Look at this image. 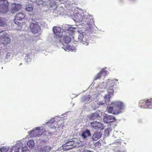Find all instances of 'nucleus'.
<instances>
[{
	"instance_id": "1",
	"label": "nucleus",
	"mask_w": 152,
	"mask_h": 152,
	"mask_svg": "<svg viewBox=\"0 0 152 152\" xmlns=\"http://www.w3.org/2000/svg\"><path fill=\"white\" fill-rule=\"evenodd\" d=\"M152 106V98L148 99L140 100L139 102L138 106L142 108H149Z\"/></svg>"
},
{
	"instance_id": "2",
	"label": "nucleus",
	"mask_w": 152,
	"mask_h": 152,
	"mask_svg": "<svg viewBox=\"0 0 152 152\" xmlns=\"http://www.w3.org/2000/svg\"><path fill=\"white\" fill-rule=\"evenodd\" d=\"M9 3L7 0H0V12L5 13L9 11Z\"/></svg>"
},
{
	"instance_id": "3",
	"label": "nucleus",
	"mask_w": 152,
	"mask_h": 152,
	"mask_svg": "<svg viewBox=\"0 0 152 152\" xmlns=\"http://www.w3.org/2000/svg\"><path fill=\"white\" fill-rule=\"evenodd\" d=\"M25 14L22 12H19L16 14L14 20L15 23L20 27L22 26V23L19 22V21H22L25 18Z\"/></svg>"
},
{
	"instance_id": "4",
	"label": "nucleus",
	"mask_w": 152,
	"mask_h": 152,
	"mask_svg": "<svg viewBox=\"0 0 152 152\" xmlns=\"http://www.w3.org/2000/svg\"><path fill=\"white\" fill-rule=\"evenodd\" d=\"M45 129H41L40 127H37L35 129H34L30 131L29 133V135L30 137H39L43 134V132Z\"/></svg>"
},
{
	"instance_id": "5",
	"label": "nucleus",
	"mask_w": 152,
	"mask_h": 152,
	"mask_svg": "<svg viewBox=\"0 0 152 152\" xmlns=\"http://www.w3.org/2000/svg\"><path fill=\"white\" fill-rule=\"evenodd\" d=\"M7 34L3 31L0 33V42L4 44L7 45L10 43L11 41L10 38L7 37Z\"/></svg>"
},
{
	"instance_id": "6",
	"label": "nucleus",
	"mask_w": 152,
	"mask_h": 152,
	"mask_svg": "<svg viewBox=\"0 0 152 152\" xmlns=\"http://www.w3.org/2000/svg\"><path fill=\"white\" fill-rule=\"evenodd\" d=\"M77 143L75 141H69L64 144L62 147L64 151H67L72 149L73 147H77Z\"/></svg>"
},
{
	"instance_id": "7",
	"label": "nucleus",
	"mask_w": 152,
	"mask_h": 152,
	"mask_svg": "<svg viewBox=\"0 0 152 152\" xmlns=\"http://www.w3.org/2000/svg\"><path fill=\"white\" fill-rule=\"evenodd\" d=\"M30 28L31 32L34 34L38 33L40 31V28L38 23H31Z\"/></svg>"
},
{
	"instance_id": "8",
	"label": "nucleus",
	"mask_w": 152,
	"mask_h": 152,
	"mask_svg": "<svg viewBox=\"0 0 152 152\" xmlns=\"http://www.w3.org/2000/svg\"><path fill=\"white\" fill-rule=\"evenodd\" d=\"M111 104L113 105L114 108L117 109L120 111V113L122 112L121 110L124 108V104L121 102L116 101L112 102Z\"/></svg>"
},
{
	"instance_id": "9",
	"label": "nucleus",
	"mask_w": 152,
	"mask_h": 152,
	"mask_svg": "<svg viewBox=\"0 0 152 152\" xmlns=\"http://www.w3.org/2000/svg\"><path fill=\"white\" fill-rule=\"evenodd\" d=\"M62 29L63 32L70 33L74 32L76 28L70 25L66 24L62 26Z\"/></svg>"
},
{
	"instance_id": "10",
	"label": "nucleus",
	"mask_w": 152,
	"mask_h": 152,
	"mask_svg": "<svg viewBox=\"0 0 152 152\" xmlns=\"http://www.w3.org/2000/svg\"><path fill=\"white\" fill-rule=\"evenodd\" d=\"M22 5L20 4L12 3L11 9V12L14 14L17 12L21 8Z\"/></svg>"
},
{
	"instance_id": "11",
	"label": "nucleus",
	"mask_w": 152,
	"mask_h": 152,
	"mask_svg": "<svg viewBox=\"0 0 152 152\" xmlns=\"http://www.w3.org/2000/svg\"><path fill=\"white\" fill-rule=\"evenodd\" d=\"M107 71L104 69H102L96 76L94 78V80L100 79L102 77H105L107 74Z\"/></svg>"
},
{
	"instance_id": "12",
	"label": "nucleus",
	"mask_w": 152,
	"mask_h": 152,
	"mask_svg": "<svg viewBox=\"0 0 152 152\" xmlns=\"http://www.w3.org/2000/svg\"><path fill=\"white\" fill-rule=\"evenodd\" d=\"M104 122L107 123L110 122L115 121L116 120L115 118L113 115H107L105 116L103 119Z\"/></svg>"
},
{
	"instance_id": "13",
	"label": "nucleus",
	"mask_w": 152,
	"mask_h": 152,
	"mask_svg": "<svg viewBox=\"0 0 152 152\" xmlns=\"http://www.w3.org/2000/svg\"><path fill=\"white\" fill-rule=\"evenodd\" d=\"M92 128L94 129H102V123L98 122H93L91 123Z\"/></svg>"
},
{
	"instance_id": "14",
	"label": "nucleus",
	"mask_w": 152,
	"mask_h": 152,
	"mask_svg": "<svg viewBox=\"0 0 152 152\" xmlns=\"http://www.w3.org/2000/svg\"><path fill=\"white\" fill-rule=\"evenodd\" d=\"M113 107H110L107 108V111L109 113H112L114 115H118L120 113V111L114 108Z\"/></svg>"
},
{
	"instance_id": "15",
	"label": "nucleus",
	"mask_w": 152,
	"mask_h": 152,
	"mask_svg": "<svg viewBox=\"0 0 152 152\" xmlns=\"http://www.w3.org/2000/svg\"><path fill=\"white\" fill-rule=\"evenodd\" d=\"M78 39L80 42H82L83 44L87 45L89 44V41L88 40H85L84 39L83 35L82 34H80L78 37Z\"/></svg>"
},
{
	"instance_id": "16",
	"label": "nucleus",
	"mask_w": 152,
	"mask_h": 152,
	"mask_svg": "<svg viewBox=\"0 0 152 152\" xmlns=\"http://www.w3.org/2000/svg\"><path fill=\"white\" fill-rule=\"evenodd\" d=\"M53 31L54 34L59 37L61 34V29L58 26H54L53 28Z\"/></svg>"
},
{
	"instance_id": "17",
	"label": "nucleus",
	"mask_w": 152,
	"mask_h": 152,
	"mask_svg": "<svg viewBox=\"0 0 152 152\" xmlns=\"http://www.w3.org/2000/svg\"><path fill=\"white\" fill-rule=\"evenodd\" d=\"M63 48L66 51H75L76 48L73 45H67L65 47Z\"/></svg>"
},
{
	"instance_id": "18",
	"label": "nucleus",
	"mask_w": 152,
	"mask_h": 152,
	"mask_svg": "<svg viewBox=\"0 0 152 152\" xmlns=\"http://www.w3.org/2000/svg\"><path fill=\"white\" fill-rule=\"evenodd\" d=\"M102 136L100 132H96L94 133L92 136V139L94 140H97L99 139Z\"/></svg>"
},
{
	"instance_id": "19",
	"label": "nucleus",
	"mask_w": 152,
	"mask_h": 152,
	"mask_svg": "<svg viewBox=\"0 0 152 152\" xmlns=\"http://www.w3.org/2000/svg\"><path fill=\"white\" fill-rule=\"evenodd\" d=\"M51 148L50 146L46 145L41 148L40 150V152H49Z\"/></svg>"
},
{
	"instance_id": "20",
	"label": "nucleus",
	"mask_w": 152,
	"mask_h": 152,
	"mask_svg": "<svg viewBox=\"0 0 152 152\" xmlns=\"http://www.w3.org/2000/svg\"><path fill=\"white\" fill-rule=\"evenodd\" d=\"M110 95H106L104 98V102H99V104H103L107 103H108L110 100Z\"/></svg>"
},
{
	"instance_id": "21",
	"label": "nucleus",
	"mask_w": 152,
	"mask_h": 152,
	"mask_svg": "<svg viewBox=\"0 0 152 152\" xmlns=\"http://www.w3.org/2000/svg\"><path fill=\"white\" fill-rule=\"evenodd\" d=\"M90 135L91 133L90 131L88 130H86L85 131L83 132L82 134V136L84 138H86L90 136Z\"/></svg>"
},
{
	"instance_id": "22",
	"label": "nucleus",
	"mask_w": 152,
	"mask_h": 152,
	"mask_svg": "<svg viewBox=\"0 0 152 152\" xmlns=\"http://www.w3.org/2000/svg\"><path fill=\"white\" fill-rule=\"evenodd\" d=\"M62 39L64 42L66 44H69L71 41V38L67 36H63Z\"/></svg>"
},
{
	"instance_id": "23",
	"label": "nucleus",
	"mask_w": 152,
	"mask_h": 152,
	"mask_svg": "<svg viewBox=\"0 0 152 152\" xmlns=\"http://www.w3.org/2000/svg\"><path fill=\"white\" fill-rule=\"evenodd\" d=\"M99 117V115L98 112H96L92 114L91 117V119L95 120L98 119Z\"/></svg>"
},
{
	"instance_id": "24",
	"label": "nucleus",
	"mask_w": 152,
	"mask_h": 152,
	"mask_svg": "<svg viewBox=\"0 0 152 152\" xmlns=\"http://www.w3.org/2000/svg\"><path fill=\"white\" fill-rule=\"evenodd\" d=\"M7 25L5 18L0 17V26L4 27Z\"/></svg>"
},
{
	"instance_id": "25",
	"label": "nucleus",
	"mask_w": 152,
	"mask_h": 152,
	"mask_svg": "<svg viewBox=\"0 0 152 152\" xmlns=\"http://www.w3.org/2000/svg\"><path fill=\"white\" fill-rule=\"evenodd\" d=\"M26 10L28 12H31L33 10V7L32 4H28L26 5Z\"/></svg>"
},
{
	"instance_id": "26",
	"label": "nucleus",
	"mask_w": 152,
	"mask_h": 152,
	"mask_svg": "<svg viewBox=\"0 0 152 152\" xmlns=\"http://www.w3.org/2000/svg\"><path fill=\"white\" fill-rule=\"evenodd\" d=\"M27 145L29 147H33L34 145V141L32 140H29L27 142Z\"/></svg>"
},
{
	"instance_id": "27",
	"label": "nucleus",
	"mask_w": 152,
	"mask_h": 152,
	"mask_svg": "<svg viewBox=\"0 0 152 152\" xmlns=\"http://www.w3.org/2000/svg\"><path fill=\"white\" fill-rule=\"evenodd\" d=\"M108 93L109 94L108 95H110L113 94L114 92V90L113 89L112 87L109 88L107 90Z\"/></svg>"
},
{
	"instance_id": "28",
	"label": "nucleus",
	"mask_w": 152,
	"mask_h": 152,
	"mask_svg": "<svg viewBox=\"0 0 152 152\" xmlns=\"http://www.w3.org/2000/svg\"><path fill=\"white\" fill-rule=\"evenodd\" d=\"M1 152H7L8 150V148L4 146L1 147L0 149Z\"/></svg>"
},
{
	"instance_id": "29",
	"label": "nucleus",
	"mask_w": 152,
	"mask_h": 152,
	"mask_svg": "<svg viewBox=\"0 0 152 152\" xmlns=\"http://www.w3.org/2000/svg\"><path fill=\"white\" fill-rule=\"evenodd\" d=\"M54 122H55V119L52 118L47 122V123L50 124H53Z\"/></svg>"
},
{
	"instance_id": "30",
	"label": "nucleus",
	"mask_w": 152,
	"mask_h": 152,
	"mask_svg": "<svg viewBox=\"0 0 152 152\" xmlns=\"http://www.w3.org/2000/svg\"><path fill=\"white\" fill-rule=\"evenodd\" d=\"M94 145L96 147H97L98 148H99L101 146V144L99 141H98L96 143L94 144Z\"/></svg>"
},
{
	"instance_id": "31",
	"label": "nucleus",
	"mask_w": 152,
	"mask_h": 152,
	"mask_svg": "<svg viewBox=\"0 0 152 152\" xmlns=\"http://www.w3.org/2000/svg\"><path fill=\"white\" fill-rule=\"evenodd\" d=\"M115 143L118 145H121V142L120 141H116L115 142Z\"/></svg>"
},
{
	"instance_id": "32",
	"label": "nucleus",
	"mask_w": 152,
	"mask_h": 152,
	"mask_svg": "<svg viewBox=\"0 0 152 152\" xmlns=\"http://www.w3.org/2000/svg\"><path fill=\"white\" fill-rule=\"evenodd\" d=\"M31 54V53H27L26 55V57H28Z\"/></svg>"
},
{
	"instance_id": "33",
	"label": "nucleus",
	"mask_w": 152,
	"mask_h": 152,
	"mask_svg": "<svg viewBox=\"0 0 152 152\" xmlns=\"http://www.w3.org/2000/svg\"><path fill=\"white\" fill-rule=\"evenodd\" d=\"M19 149L18 148L17 149H15V152H19Z\"/></svg>"
},
{
	"instance_id": "34",
	"label": "nucleus",
	"mask_w": 152,
	"mask_h": 152,
	"mask_svg": "<svg viewBox=\"0 0 152 152\" xmlns=\"http://www.w3.org/2000/svg\"><path fill=\"white\" fill-rule=\"evenodd\" d=\"M85 151L86 152H93V151H88L87 150H85Z\"/></svg>"
},
{
	"instance_id": "35",
	"label": "nucleus",
	"mask_w": 152,
	"mask_h": 152,
	"mask_svg": "<svg viewBox=\"0 0 152 152\" xmlns=\"http://www.w3.org/2000/svg\"><path fill=\"white\" fill-rule=\"evenodd\" d=\"M82 152H86L85 151V150H83V151Z\"/></svg>"
},
{
	"instance_id": "36",
	"label": "nucleus",
	"mask_w": 152,
	"mask_h": 152,
	"mask_svg": "<svg viewBox=\"0 0 152 152\" xmlns=\"http://www.w3.org/2000/svg\"><path fill=\"white\" fill-rule=\"evenodd\" d=\"M77 144H79V143H77Z\"/></svg>"
}]
</instances>
